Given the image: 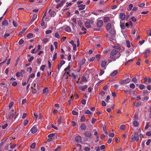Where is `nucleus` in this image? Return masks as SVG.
<instances>
[{"label": "nucleus", "mask_w": 151, "mask_h": 151, "mask_svg": "<svg viewBox=\"0 0 151 151\" xmlns=\"http://www.w3.org/2000/svg\"><path fill=\"white\" fill-rule=\"evenodd\" d=\"M131 81V79L130 78H127L124 80H123L120 81L119 83L121 85H122L124 84L128 83H129Z\"/></svg>", "instance_id": "nucleus-1"}, {"label": "nucleus", "mask_w": 151, "mask_h": 151, "mask_svg": "<svg viewBox=\"0 0 151 151\" xmlns=\"http://www.w3.org/2000/svg\"><path fill=\"white\" fill-rule=\"evenodd\" d=\"M134 133V137H133V141L135 140L136 142H137L139 140V134L137 132H135Z\"/></svg>", "instance_id": "nucleus-2"}, {"label": "nucleus", "mask_w": 151, "mask_h": 151, "mask_svg": "<svg viewBox=\"0 0 151 151\" xmlns=\"http://www.w3.org/2000/svg\"><path fill=\"white\" fill-rule=\"evenodd\" d=\"M75 141L77 142H81L82 141L81 137L80 136H76L75 138Z\"/></svg>", "instance_id": "nucleus-3"}, {"label": "nucleus", "mask_w": 151, "mask_h": 151, "mask_svg": "<svg viewBox=\"0 0 151 151\" xmlns=\"http://www.w3.org/2000/svg\"><path fill=\"white\" fill-rule=\"evenodd\" d=\"M118 52V51L115 49H113L111 52V55H115Z\"/></svg>", "instance_id": "nucleus-4"}, {"label": "nucleus", "mask_w": 151, "mask_h": 151, "mask_svg": "<svg viewBox=\"0 0 151 151\" xmlns=\"http://www.w3.org/2000/svg\"><path fill=\"white\" fill-rule=\"evenodd\" d=\"M111 36L109 37V40L110 41L114 42L115 40V35H110Z\"/></svg>", "instance_id": "nucleus-5"}, {"label": "nucleus", "mask_w": 151, "mask_h": 151, "mask_svg": "<svg viewBox=\"0 0 151 151\" xmlns=\"http://www.w3.org/2000/svg\"><path fill=\"white\" fill-rule=\"evenodd\" d=\"M84 134L87 137H91L92 136L91 134L88 131H85L84 132Z\"/></svg>", "instance_id": "nucleus-6"}, {"label": "nucleus", "mask_w": 151, "mask_h": 151, "mask_svg": "<svg viewBox=\"0 0 151 151\" xmlns=\"http://www.w3.org/2000/svg\"><path fill=\"white\" fill-rule=\"evenodd\" d=\"M103 23L102 20H99L97 21L96 25L99 27H100L103 25Z\"/></svg>", "instance_id": "nucleus-7"}, {"label": "nucleus", "mask_w": 151, "mask_h": 151, "mask_svg": "<svg viewBox=\"0 0 151 151\" xmlns=\"http://www.w3.org/2000/svg\"><path fill=\"white\" fill-rule=\"evenodd\" d=\"M119 55V53L117 54V55L118 56H117L116 55L115 56H114V55H111V56H110V58L111 59L113 60H115L116 58H118V57H119L120 55Z\"/></svg>", "instance_id": "nucleus-8"}, {"label": "nucleus", "mask_w": 151, "mask_h": 151, "mask_svg": "<svg viewBox=\"0 0 151 151\" xmlns=\"http://www.w3.org/2000/svg\"><path fill=\"white\" fill-rule=\"evenodd\" d=\"M65 1L62 0L61 1L60 4H57L56 6V8L57 9L59 8V7H60L61 6H62L63 4L65 3Z\"/></svg>", "instance_id": "nucleus-9"}, {"label": "nucleus", "mask_w": 151, "mask_h": 151, "mask_svg": "<svg viewBox=\"0 0 151 151\" xmlns=\"http://www.w3.org/2000/svg\"><path fill=\"white\" fill-rule=\"evenodd\" d=\"M37 129L35 126L33 127L31 129V132L33 134L35 133L37 131Z\"/></svg>", "instance_id": "nucleus-10"}, {"label": "nucleus", "mask_w": 151, "mask_h": 151, "mask_svg": "<svg viewBox=\"0 0 151 151\" xmlns=\"http://www.w3.org/2000/svg\"><path fill=\"white\" fill-rule=\"evenodd\" d=\"M119 16L120 17L122 20H124L125 18L126 15L124 13H122L120 14Z\"/></svg>", "instance_id": "nucleus-11"}, {"label": "nucleus", "mask_w": 151, "mask_h": 151, "mask_svg": "<svg viewBox=\"0 0 151 151\" xmlns=\"http://www.w3.org/2000/svg\"><path fill=\"white\" fill-rule=\"evenodd\" d=\"M110 35H115L116 32L113 29H111L109 31Z\"/></svg>", "instance_id": "nucleus-12"}, {"label": "nucleus", "mask_w": 151, "mask_h": 151, "mask_svg": "<svg viewBox=\"0 0 151 151\" xmlns=\"http://www.w3.org/2000/svg\"><path fill=\"white\" fill-rule=\"evenodd\" d=\"M111 25L110 23H108L106 25V29L107 30H109L111 28Z\"/></svg>", "instance_id": "nucleus-13"}, {"label": "nucleus", "mask_w": 151, "mask_h": 151, "mask_svg": "<svg viewBox=\"0 0 151 151\" xmlns=\"http://www.w3.org/2000/svg\"><path fill=\"white\" fill-rule=\"evenodd\" d=\"M80 127L82 130H85L86 129V126L84 123H82Z\"/></svg>", "instance_id": "nucleus-14"}, {"label": "nucleus", "mask_w": 151, "mask_h": 151, "mask_svg": "<svg viewBox=\"0 0 151 151\" xmlns=\"http://www.w3.org/2000/svg\"><path fill=\"white\" fill-rule=\"evenodd\" d=\"M2 25H8V23L7 20L6 19L3 21L2 23Z\"/></svg>", "instance_id": "nucleus-15"}, {"label": "nucleus", "mask_w": 151, "mask_h": 151, "mask_svg": "<svg viewBox=\"0 0 151 151\" xmlns=\"http://www.w3.org/2000/svg\"><path fill=\"white\" fill-rule=\"evenodd\" d=\"M85 25L87 28L90 27V23L89 22H86L85 23Z\"/></svg>", "instance_id": "nucleus-16"}, {"label": "nucleus", "mask_w": 151, "mask_h": 151, "mask_svg": "<svg viewBox=\"0 0 151 151\" xmlns=\"http://www.w3.org/2000/svg\"><path fill=\"white\" fill-rule=\"evenodd\" d=\"M149 98L148 95H147L146 96L143 98L142 99V101L144 102H146L147 101Z\"/></svg>", "instance_id": "nucleus-17"}, {"label": "nucleus", "mask_w": 151, "mask_h": 151, "mask_svg": "<svg viewBox=\"0 0 151 151\" xmlns=\"http://www.w3.org/2000/svg\"><path fill=\"white\" fill-rule=\"evenodd\" d=\"M120 27L122 29H125V25L124 23L120 22Z\"/></svg>", "instance_id": "nucleus-18"}, {"label": "nucleus", "mask_w": 151, "mask_h": 151, "mask_svg": "<svg viewBox=\"0 0 151 151\" xmlns=\"http://www.w3.org/2000/svg\"><path fill=\"white\" fill-rule=\"evenodd\" d=\"M110 20V18L108 17H105L104 18V22H107Z\"/></svg>", "instance_id": "nucleus-19"}, {"label": "nucleus", "mask_w": 151, "mask_h": 151, "mask_svg": "<svg viewBox=\"0 0 151 151\" xmlns=\"http://www.w3.org/2000/svg\"><path fill=\"white\" fill-rule=\"evenodd\" d=\"M125 92L128 95L131 94V90L130 89L126 90L125 91Z\"/></svg>", "instance_id": "nucleus-20"}, {"label": "nucleus", "mask_w": 151, "mask_h": 151, "mask_svg": "<svg viewBox=\"0 0 151 151\" xmlns=\"http://www.w3.org/2000/svg\"><path fill=\"white\" fill-rule=\"evenodd\" d=\"M117 70H115L111 73V76H114L117 74Z\"/></svg>", "instance_id": "nucleus-21"}, {"label": "nucleus", "mask_w": 151, "mask_h": 151, "mask_svg": "<svg viewBox=\"0 0 151 151\" xmlns=\"http://www.w3.org/2000/svg\"><path fill=\"white\" fill-rule=\"evenodd\" d=\"M14 113L13 112H11L8 115V117L9 118H11L14 117Z\"/></svg>", "instance_id": "nucleus-22"}, {"label": "nucleus", "mask_w": 151, "mask_h": 151, "mask_svg": "<svg viewBox=\"0 0 151 151\" xmlns=\"http://www.w3.org/2000/svg\"><path fill=\"white\" fill-rule=\"evenodd\" d=\"M133 125L135 127H137L138 126L139 123L138 122H137L136 120H135L134 121L133 123Z\"/></svg>", "instance_id": "nucleus-23"}, {"label": "nucleus", "mask_w": 151, "mask_h": 151, "mask_svg": "<svg viewBox=\"0 0 151 151\" xmlns=\"http://www.w3.org/2000/svg\"><path fill=\"white\" fill-rule=\"evenodd\" d=\"M87 88V86L86 85H85V86H81V89L83 91H84Z\"/></svg>", "instance_id": "nucleus-24"}, {"label": "nucleus", "mask_w": 151, "mask_h": 151, "mask_svg": "<svg viewBox=\"0 0 151 151\" xmlns=\"http://www.w3.org/2000/svg\"><path fill=\"white\" fill-rule=\"evenodd\" d=\"M106 65V60H104L101 63V66H105Z\"/></svg>", "instance_id": "nucleus-25"}, {"label": "nucleus", "mask_w": 151, "mask_h": 151, "mask_svg": "<svg viewBox=\"0 0 151 151\" xmlns=\"http://www.w3.org/2000/svg\"><path fill=\"white\" fill-rule=\"evenodd\" d=\"M65 31L68 32H70L71 31V29L70 27L68 26H67L65 28Z\"/></svg>", "instance_id": "nucleus-26"}, {"label": "nucleus", "mask_w": 151, "mask_h": 151, "mask_svg": "<svg viewBox=\"0 0 151 151\" xmlns=\"http://www.w3.org/2000/svg\"><path fill=\"white\" fill-rule=\"evenodd\" d=\"M65 62L64 60H62L60 62L59 64L58 65V66H62L65 64Z\"/></svg>", "instance_id": "nucleus-27"}, {"label": "nucleus", "mask_w": 151, "mask_h": 151, "mask_svg": "<svg viewBox=\"0 0 151 151\" xmlns=\"http://www.w3.org/2000/svg\"><path fill=\"white\" fill-rule=\"evenodd\" d=\"M48 91V88H44L43 90V92L44 94L46 93Z\"/></svg>", "instance_id": "nucleus-28"}, {"label": "nucleus", "mask_w": 151, "mask_h": 151, "mask_svg": "<svg viewBox=\"0 0 151 151\" xmlns=\"http://www.w3.org/2000/svg\"><path fill=\"white\" fill-rule=\"evenodd\" d=\"M55 11H52L49 14L50 16L54 17L55 15Z\"/></svg>", "instance_id": "nucleus-29"}, {"label": "nucleus", "mask_w": 151, "mask_h": 151, "mask_svg": "<svg viewBox=\"0 0 151 151\" xmlns=\"http://www.w3.org/2000/svg\"><path fill=\"white\" fill-rule=\"evenodd\" d=\"M61 116H60L58 118V120L57 121L58 124V125H60L61 123Z\"/></svg>", "instance_id": "nucleus-30"}, {"label": "nucleus", "mask_w": 151, "mask_h": 151, "mask_svg": "<svg viewBox=\"0 0 151 151\" xmlns=\"http://www.w3.org/2000/svg\"><path fill=\"white\" fill-rule=\"evenodd\" d=\"M119 129H121L124 130L125 129V125L124 124H122L120 126Z\"/></svg>", "instance_id": "nucleus-31"}, {"label": "nucleus", "mask_w": 151, "mask_h": 151, "mask_svg": "<svg viewBox=\"0 0 151 151\" xmlns=\"http://www.w3.org/2000/svg\"><path fill=\"white\" fill-rule=\"evenodd\" d=\"M27 37L29 38H31L33 37V34L32 33H29L27 35Z\"/></svg>", "instance_id": "nucleus-32"}, {"label": "nucleus", "mask_w": 151, "mask_h": 151, "mask_svg": "<svg viewBox=\"0 0 151 151\" xmlns=\"http://www.w3.org/2000/svg\"><path fill=\"white\" fill-rule=\"evenodd\" d=\"M126 42L127 47H130V42L128 40H127Z\"/></svg>", "instance_id": "nucleus-33"}, {"label": "nucleus", "mask_w": 151, "mask_h": 151, "mask_svg": "<svg viewBox=\"0 0 151 151\" xmlns=\"http://www.w3.org/2000/svg\"><path fill=\"white\" fill-rule=\"evenodd\" d=\"M134 99H136L139 100L141 99V97L140 96H137L136 97L134 96V97H133V100Z\"/></svg>", "instance_id": "nucleus-34"}, {"label": "nucleus", "mask_w": 151, "mask_h": 151, "mask_svg": "<svg viewBox=\"0 0 151 151\" xmlns=\"http://www.w3.org/2000/svg\"><path fill=\"white\" fill-rule=\"evenodd\" d=\"M145 86L143 84H140L139 86V88L140 90H142L144 88Z\"/></svg>", "instance_id": "nucleus-35"}, {"label": "nucleus", "mask_w": 151, "mask_h": 151, "mask_svg": "<svg viewBox=\"0 0 151 151\" xmlns=\"http://www.w3.org/2000/svg\"><path fill=\"white\" fill-rule=\"evenodd\" d=\"M70 67H68L67 68H65L64 69V71H65V73H64V75L66 73L67 71H68L69 70L70 71Z\"/></svg>", "instance_id": "nucleus-36"}, {"label": "nucleus", "mask_w": 151, "mask_h": 151, "mask_svg": "<svg viewBox=\"0 0 151 151\" xmlns=\"http://www.w3.org/2000/svg\"><path fill=\"white\" fill-rule=\"evenodd\" d=\"M81 80L82 81H87V80L86 78L84 77V76H82V77H81Z\"/></svg>", "instance_id": "nucleus-37"}, {"label": "nucleus", "mask_w": 151, "mask_h": 151, "mask_svg": "<svg viewBox=\"0 0 151 151\" xmlns=\"http://www.w3.org/2000/svg\"><path fill=\"white\" fill-rule=\"evenodd\" d=\"M85 113L86 114H91V115H92V114L91 113V112L89 110H87L86 111Z\"/></svg>", "instance_id": "nucleus-38"}, {"label": "nucleus", "mask_w": 151, "mask_h": 151, "mask_svg": "<svg viewBox=\"0 0 151 151\" xmlns=\"http://www.w3.org/2000/svg\"><path fill=\"white\" fill-rule=\"evenodd\" d=\"M85 59H83L82 61L80 62V64L81 65H82L83 64L85 63Z\"/></svg>", "instance_id": "nucleus-39"}, {"label": "nucleus", "mask_w": 151, "mask_h": 151, "mask_svg": "<svg viewBox=\"0 0 151 151\" xmlns=\"http://www.w3.org/2000/svg\"><path fill=\"white\" fill-rule=\"evenodd\" d=\"M141 102H138L135 105H134V103L133 104V105L134 104V106H135L136 107H138L141 104Z\"/></svg>", "instance_id": "nucleus-40"}, {"label": "nucleus", "mask_w": 151, "mask_h": 151, "mask_svg": "<svg viewBox=\"0 0 151 151\" xmlns=\"http://www.w3.org/2000/svg\"><path fill=\"white\" fill-rule=\"evenodd\" d=\"M55 134L54 133L50 134L48 136V137L49 138H52V137H54Z\"/></svg>", "instance_id": "nucleus-41"}, {"label": "nucleus", "mask_w": 151, "mask_h": 151, "mask_svg": "<svg viewBox=\"0 0 151 151\" xmlns=\"http://www.w3.org/2000/svg\"><path fill=\"white\" fill-rule=\"evenodd\" d=\"M14 103L13 102H12L9 104V109H11V108L13 105Z\"/></svg>", "instance_id": "nucleus-42"}, {"label": "nucleus", "mask_w": 151, "mask_h": 151, "mask_svg": "<svg viewBox=\"0 0 151 151\" xmlns=\"http://www.w3.org/2000/svg\"><path fill=\"white\" fill-rule=\"evenodd\" d=\"M37 16V14H34L32 17V21H34L35 19L36 18Z\"/></svg>", "instance_id": "nucleus-43"}, {"label": "nucleus", "mask_w": 151, "mask_h": 151, "mask_svg": "<svg viewBox=\"0 0 151 151\" xmlns=\"http://www.w3.org/2000/svg\"><path fill=\"white\" fill-rule=\"evenodd\" d=\"M138 118L139 117L138 115V114L137 113H136L134 116V119L135 120L138 119Z\"/></svg>", "instance_id": "nucleus-44"}, {"label": "nucleus", "mask_w": 151, "mask_h": 151, "mask_svg": "<svg viewBox=\"0 0 151 151\" xmlns=\"http://www.w3.org/2000/svg\"><path fill=\"white\" fill-rule=\"evenodd\" d=\"M132 61V59H131L130 60H128L127 62L125 63L126 65H130V64H129V63L130 62Z\"/></svg>", "instance_id": "nucleus-45"}, {"label": "nucleus", "mask_w": 151, "mask_h": 151, "mask_svg": "<svg viewBox=\"0 0 151 151\" xmlns=\"http://www.w3.org/2000/svg\"><path fill=\"white\" fill-rule=\"evenodd\" d=\"M32 70V68L31 67H29L27 69V71L28 72H29L30 73Z\"/></svg>", "instance_id": "nucleus-46"}, {"label": "nucleus", "mask_w": 151, "mask_h": 151, "mask_svg": "<svg viewBox=\"0 0 151 151\" xmlns=\"http://www.w3.org/2000/svg\"><path fill=\"white\" fill-rule=\"evenodd\" d=\"M28 123V120L27 119H26L24 121V126H26L27 125Z\"/></svg>", "instance_id": "nucleus-47"}, {"label": "nucleus", "mask_w": 151, "mask_h": 151, "mask_svg": "<svg viewBox=\"0 0 151 151\" xmlns=\"http://www.w3.org/2000/svg\"><path fill=\"white\" fill-rule=\"evenodd\" d=\"M151 141L150 139H148L147 141L146 142V144L148 146L150 145V142Z\"/></svg>", "instance_id": "nucleus-48"}, {"label": "nucleus", "mask_w": 151, "mask_h": 151, "mask_svg": "<svg viewBox=\"0 0 151 151\" xmlns=\"http://www.w3.org/2000/svg\"><path fill=\"white\" fill-rule=\"evenodd\" d=\"M26 30V28H24V29H23L22 31H20L19 33V35H21V34H23L24 32L25 31V30Z\"/></svg>", "instance_id": "nucleus-49"}, {"label": "nucleus", "mask_w": 151, "mask_h": 151, "mask_svg": "<svg viewBox=\"0 0 151 151\" xmlns=\"http://www.w3.org/2000/svg\"><path fill=\"white\" fill-rule=\"evenodd\" d=\"M35 145L36 143H33L31 145L30 147L32 148H34L35 147Z\"/></svg>", "instance_id": "nucleus-50"}, {"label": "nucleus", "mask_w": 151, "mask_h": 151, "mask_svg": "<svg viewBox=\"0 0 151 151\" xmlns=\"http://www.w3.org/2000/svg\"><path fill=\"white\" fill-rule=\"evenodd\" d=\"M24 42V41L22 39H21L19 41V45H21Z\"/></svg>", "instance_id": "nucleus-51"}, {"label": "nucleus", "mask_w": 151, "mask_h": 151, "mask_svg": "<svg viewBox=\"0 0 151 151\" xmlns=\"http://www.w3.org/2000/svg\"><path fill=\"white\" fill-rule=\"evenodd\" d=\"M55 37L58 39H59L60 37V35L58 33H56L55 34Z\"/></svg>", "instance_id": "nucleus-52"}, {"label": "nucleus", "mask_w": 151, "mask_h": 151, "mask_svg": "<svg viewBox=\"0 0 151 151\" xmlns=\"http://www.w3.org/2000/svg\"><path fill=\"white\" fill-rule=\"evenodd\" d=\"M72 114L74 115H77L78 114V112L74 111H72Z\"/></svg>", "instance_id": "nucleus-53"}, {"label": "nucleus", "mask_w": 151, "mask_h": 151, "mask_svg": "<svg viewBox=\"0 0 151 151\" xmlns=\"http://www.w3.org/2000/svg\"><path fill=\"white\" fill-rule=\"evenodd\" d=\"M139 19H136L135 17L133 16V22H135L136 21H138Z\"/></svg>", "instance_id": "nucleus-54"}, {"label": "nucleus", "mask_w": 151, "mask_h": 151, "mask_svg": "<svg viewBox=\"0 0 151 151\" xmlns=\"http://www.w3.org/2000/svg\"><path fill=\"white\" fill-rule=\"evenodd\" d=\"M85 120V117L83 116H82L81 118V122H84Z\"/></svg>", "instance_id": "nucleus-55"}, {"label": "nucleus", "mask_w": 151, "mask_h": 151, "mask_svg": "<svg viewBox=\"0 0 151 151\" xmlns=\"http://www.w3.org/2000/svg\"><path fill=\"white\" fill-rule=\"evenodd\" d=\"M145 5V4L143 3H141L139 5H138V6L140 7H143Z\"/></svg>", "instance_id": "nucleus-56"}, {"label": "nucleus", "mask_w": 151, "mask_h": 151, "mask_svg": "<svg viewBox=\"0 0 151 151\" xmlns=\"http://www.w3.org/2000/svg\"><path fill=\"white\" fill-rule=\"evenodd\" d=\"M44 43H46L48 41V40L47 38H45L43 40Z\"/></svg>", "instance_id": "nucleus-57"}, {"label": "nucleus", "mask_w": 151, "mask_h": 151, "mask_svg": "<svg viewBox=\"0 0 151 151\" xmlns=\"http://www.w3.org/2000/svg\"><path fill=\"white\" fill-rule=\"evenodd\" d=\"M61 147L60 146H58L57 148L55 149L54 151H59L61 148Z\"/></svg>", "instance_id": "nucleus-58"}, {"label": "nucleus", "mask_w": 151, "mask_h": 151, "mask_svg": "<svg viewBox=\"0 0 151 151\" xmlns=\"http://www.w3.org/2000/svg\"><path fill=\"white\" fill-rule=\"evenodd\" d=\"M52 31L51 30H47L45 32V33L46 35L51 33Z\"/></svg>", "instance_id": "nucleus-59"}, {"label": "nucleus", "mask_w": 151, "mask_h": 151, "mask_svg": "<svg viewBox=\"0 0 151 151\" xmlns=\"http://www.w3.org/2000/svg\"><path fill=\"white\" fill-rule=\"evenodd\" d=\"M57 53H56L54 55L53 58V61L55 60V59L57 58Z\"/></svg>", "instance_id": "nucleus-60"}, {"label": "nucleus", "mask_w": 151, "mask_h": 151, "mask_svg": "<svg viewBox=\"0 0 151 151\" xmlns=\"http://www.w3.org/2000/svg\"><path fill=\"white\" fill-rule=\"evenodd\" d=\"M41 22V25L42 26H43L45 24L44 21L43 20V18H42V19Z\"/></svg>", "instance_id": "nucleus-61"}, {"label": "nucleus", "mask_w": 151, "mask_h": 151, "mask_svg": "<svg viewBox=\"0 0 151 151\" xmlns=\"http://www.w3.org/2000/svg\"><path fill=\"white\" fill-rule=\"evenodd\" d=\"M90 150V147H86L84 148V150L86 151H88Z\"/></svg>", "instance_id": "nucleus-62"}, {"label": "nucleus", "mask_w": 151, "mask_h": 151, "mask_svg": "<svg viewBox=\"0 0 151 151\" xmlns=\"http://www.w3.org/2000/svg\"><path fill=\"white\" fill-rule=\"evenodd\" d=\"M109 136L111 137H113L114 136V134L113 133H111L109 134Z\"/></svg>", "instance_id": "nucleus-63"}, {"label": "nucleus", "mask_w": 151, "mask_h": 151, "mask_svg": "<svg viewBox=\"0 0 151 151\" xmlns=\"http://www.w3.org/2000/svg\"><path fill=\"white\" fill-rule=\"evenodd\" d=\"M146 135L148 136H150L151 135V132H147L146 133Z\"/></svg>", "instance_id": "nucleus-64"}]
</instances>
